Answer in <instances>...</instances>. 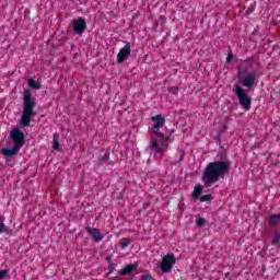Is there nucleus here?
<instances>
[{"mask_svg":"<svg viewBox=\"0 0 280 280\" xmlns=\"http://www.w3.org/2000/svg\"><path fill=\"white\" fill-rule=\"evenodd\" d=\"M228 174H231V162L230 161H214L208 163L202 174V183L205 187H211L220 180L224 179Z\"/></svg>","mask_w":280,"mask_h":280,"instance_id":"1","label":"nucleus"},{"mask_svg":"<svg viewBox=\"0 0 280 280\" xmlns=\"http://www.w3.org/2000/svg\"><path fill=\"white\" fill-rule=\"evenodd\" d=\"M35 106L36 98L32 97V91L25 89L23 93V108L19 122L20 128H30L32 117H36V115H38V113L34 110Z\"/></svg>","mask_w":280,"mask_h":280,"instance_id":"2","label":"nucleus"},{"mask_svg":"<svg viewBox=\"0 0 280 280\" xmlns=\"http://www.w3.org/2000/svg\"><path fill=\"white\" fill-rule=\"evenodd\" d=\"M253 67V59H246L243 63L238 66V71L236 73V78L242 84V86H245V89H253L255 86V82L257 81V78L261 75V73L257 72L255 70L254 72H248V70Z\"/></svg>","mask_w":280,"mask_h":280,"instance_id":"3","label":"nucleus"},{"mask_svg":"<svg viewBox=\"0 0 280 280\" xmlns=\"http://www.w3.org/2000/svg\"><path fill=\"white\" fill-rule=\"evenodd\" d=\"M154 137H158V139H160V144L159 140ZM154 137H151L149 149L159 156H161V159H163L165 150H167V148L170 147V144L167 143V141H170V137H165V133L163 132H159Z\"/></svg>","mask_w":280,"mask_h":280,"instance_id":"4","label":"nucleus"},{"mask_svg":"<svg viewBox=\"0 0 280 280\" xmlns=\"http://www.w3.org/2000/svg\"><path fill=\"white\" fill-rule=\"evenodd\" d=\"M233 93L236 95L238 100V104L244 108V110H250V106H253V98L246 93V90L242 88L240 84H235L233 86Z\"/></svg>","mask_w":280,"mask_h":280,"instance_id":"5","label":"nucleus"},{"mask_svg":"<svg viewBox=\"0 0 280 280\" xmlns=\"http://www.w3.org/2000/svg\"><path fill=\"white\" fill-rule=\"evenodd\" d=\"M151 121H153V125L149 127L148 132L151 137H154L155 135H159V132H161L159 130L165 126V116H163V114H158L151 117Z\"/></svg>","mask_w":280,"mask_h":280,"instance_id":"6","label":"nucleus"},{"mask_svg":"<svg viewBox=\"0 0 280 280\" xmlns=\"http://www.w3.org/2000/svg\"><path fill=\"white\" fill-rule=\"evenodd\" d=\"M9 139H11L13 145L20 148V150L23 145H25V132H23V130L20 128H13L10 131Z\"/></svg>","mask_w":280,"mask_h":280,"instance_id":"7","label":"nucleus"},{"mask_svg":"<svg viewBox=\"0 0 280 280\" xmlns=\"http://www.w3.org/2000/svg\"><path fill=\"white\" fill-rule=\"evenodd\" d=\"M72 32L75 36H82L86 32V20L84 18H78L71 22Z\"/></svg>","mask_w":280,"mask_h":280,"instance_id":"8","label":"nucleus"},{"mask_svg":"<svg viewBox=\"0 0 280 280\" xmlns=\"http://www.w3.org/2000/svg\"><path fill=\"white\" fill-rule=\"evenodd\" d=\"M174 264H176V257H174V254H167L162 258L160 269L162 270V272H172Z\"/></svg>","mask_w":280,"mask_h":280,"instance_id":"9","label":"nucleus"},{"mask_svg":"<svg viewBox=\"0 0 280 280\" xmlns=\"http://www.w3.org/2000/svg\"><path fill=\"white\" fill-rule=\"evenodd\" d=\"M131 51L132 50L130 49V42H125V47L121 48L117 55V59H116L117 65H124L127 58H130Z\"/></svg>","mask_w":280,"mask_h":280,"instance_id":"10","label":"nucleus"},{"mask_svg":"<svg viewBox=\"0 0 280 280\" xmlns=\"http://www.w3.org/2000/svg\"><path fill=\"white\" fill-rule=\"evenodd\" d=\"M86 233H89V235L92 237V240L94 242H102V240H104V235H102V232H100V229L97 228H91V226H86L85 228Z\"/></svg>","mask_w":280,"mask_h":280,"instance_id":"11","label":"nucleus"},{"mask_svg":"<svg viewBox=\"0 0 280 280\" xmlns=\"http://www.w3.org/2000/svg\"><path fill=\"white\" fill-rule=\"evenodd\" d=\"M2 155L5 156V159H12V156H16L19 152H21V149L13 144V148H2L1 150Z\"/></svg>","mask_w":280,"mask_h":280,"instance_id":"12","label":"nucleus"},{"mask_svg":"<svg viewBox=\"0 0 280 280\" xmlns=\"http://www.w3.org/2000/svg\"><path fill=\"white\" fill-rule=\"evenodd\" d=\"M137 268H139V262H135L133 265H127L118 272V275L120 277L132 275L135 270H137Z\"/></svg>","mask_w":280,"mask_h":280,"instance_id":"13","label":"nucleus"},{"mask_svg":"<svg viewBox=\"0 0 280 280\" xmlns=\"http://www.w3.org/2000/svg\"><path fill=\"white\" fill-rule=\"evenodd\" d=\"M279 224H280V214L279 213L271 214L269 217L270 229H277V226H279Z\"/></svg>","mask_w":280,"mask_h":280,"instance_id":"14","label":"nucleus"},{"mask_svg":"<svg viewBox=\"0 0 280 280\" xmlns=\"http://www.w3.org/2000/svg\"><path fill=\"white\" fill-rule=\"evenodd\" d=\"M205 187H207V186H205V183H203V185L195 186V189L191 194V196L195 200L200 199V197L202 196V191L205 190Z\"/></svg>","mask_w":280,"mask_h":280,"instance_id":"15","label":"nucleus"},{"mask_svg":"<svg viewBox=\"0 0 280 280\" xmlns=\"http://www.w3.org/2000/svg\"><path fill=\"white\" fill-rule=\"evenodd\" d=\"M0 233H10V228L5 225V217L0 213Z\"/></svg>","mask_w":280,"mask_h":280,"instance_id":"16","label":"nucleus"},{"mask_svg":"<svg viewBox=\"0 0 280 280\" xmlns=\"http://www.w3.org/2000/svg\"><path fill=\"white\" fill-rule=\"evenodd\" d=\"M228 129H229V126L226 125L219 127L217 137L214 138L217 143H222V132H224V130H228Z\"/></svg>","mask_w":280,"mask_h":280,"instance_id":"17","label":"nucleus"},{"mask_svg":"<svg viewBox=\"0 0 280 280\" xmlns=\"http://www.w3.org/2000/svg\"><path fill=\"white\" fill-rule=\"evenodd\" d=\"M27 84H28L30 89H33V91H38V90H40V84L37 83L36 80H34V79H32V78L28 79Z\"/></svg>","mask_w":280,"mask_h":280,"instance_id":"18","label":"nucleus"},{"mask_svg":"<svg viewBox=\"0 0 280 280\" xmlns=\"http://www.w3.org/2000/svg\"><path fill=\"white\" fill-rule=\"evenodd\" d=\"M108 159H110V152L107 151L104 155L98 156V164L102 165L103 163H107Z\"/></svg>","mask_w":280,"mask_h":280,"instance_id":"19","label":"nucleus"},{"mask_svg":"<svg viewBox=\"0 0 280 280\" xmlns=\"http://www.w3.org/2000/svg\"><path fill=\"white\" fill-rule=\"evenodd\" d=\"M52 148L55 150H60V142L58 141V133H55L54 135V138H52Z\"/></svg>","mask_w":280,"mask_h":280,"instance_id":"20","label":"nucleus"},{"mask_svg":"<svg viewBox=\"0 0 280 280\" xmlns=\"http://www.w3.org/2000/svg\"><path fill=\"white\" fill-rule=\"evenodd\" d=\"M213 200V195H203L199 197V202H211Z\"/></svg>","mask_w":280,"mask_h":280,"instance_id":"21","label":"nucleus"},{"mask_svg":"<svg viewBox=\"0 0 280 280\" xmlns=\"http://www.w3.org/2000/svg\"><path fill=\"white\" fill-rule=\"evenodd\" d=\"M271 246H278L280 248V234H275L271 240Z\"/></svg>","mask_w":280,"mask_h":280,"instance_id":"22","label":"nucleus"},{"mask_svg":"<svg viewBox=\"0 0 280 280\" xmlns=\"http://www.w3.org/2000/svg\"><path fill=\"white\" fill-rule=\"evenodd\" d=\"M233 58H234L233 49H231V47H230L228 50V57H226L225 63L231 65V61L233 60Z\"/></svg>","mask_w":280,"mask_h":280,"instance_id":"23","label":"nucleus"},{"mask_svg":"<svg viewBox=\"0 0 280 280\" xmlns=\"http://www.w3.org/2000/svg\"><path fill=\"white\" fill-rule=\"evenodd\" d=\"M197 223V226L199 229H202V226H205V224H207V219L202 218V217H199L196 221Z\"/></svg>","mask_w":280,"mask_h":280,"instance_id":"24","label":"nucleus"},{"mask_svg":"<svg viewBox=\"0 0 280 280\" xmlns=\"http://www.w3.org/2000/svg\"><path fill=\"white\" fill-rule=\"evenodd\" d=\"M130 246V240L129 238H124V241L120 243L121 248H128Z\"/></svg>","mask_w":280,"mask_h":280,"instance_id":"25","label":"nucleus"},{"mask_svg":"<svg viewBox=\"0 0 280 280\" xmlns=\"http://www.w3.org/2000/svg\"><path fill=\"white\" fill-rule=\"evenodd\" d=\"M9 272H10V270H8V269L0 270V280L5 279V277H8V275H9Z\"/></svg>","mask_w":280,"mask_h":280,"instance_id":"26","label":"nucleus"},{"mask_svg":"<svg viewBox=\"0 0 280 280\" xmlns=\"http://www.w3.org/2000/svg\"><path fill=\"white\" fill-rule=\"evenodd\" d=\"M168 92L172 93V95H178V88L172 86L168 89Z\"/></svg>","mask_w":280,"mask_h":280,"instance_id":"27","label":"nucleus"},{"mask_svg":"<svg viewBox=\"0 0 280 280\" xmlns=\"http://www.w3.org/2000/svg\"><path fill=\"white\" fill-rule=\"evenodd\" d=\"M116 266H117V265H115V264H113V262L109 264V266H108V272H109V275L113 273V272H115V267H116Z\"/></svg>","mask_w":280,"mask_h":280,"instance_id":"28","label":"nucleus"},{"mask_svg":"<svg viewBox=\"0 0 280 280\" xmlns=\"http://www.w3.org/2000/svg\"><path fill=\"white\" fill-rule=\"evenodd\" d=\"M141 279H142V280H152V275H150V273L142 275V276H141Z\"/></svg>","mask_w":280,"mask_h":280,"instance_id":"29","label":"nucleus"},{"mask_svg":"<svg viewBox=\"0 0 280 280\" xmlns=\"http://www.w3.org/2000/svg\"><path fill=\"white\" fill-rule=\"evenodd\" d=\"M105 261H107L109 265L113 264V257L112 256H107L105 258Z\"/></svg>","mask_w":280,"mask_h":280,"instance_id":"30","label":"nucleus"},{"mask_svg":"<svg viewBox=\"0 0 280 280\" xmlns=\"http://www.w3.org/2000/svg\"><path fill=\"white\" fill-rule=\"evenodd\" d=\"M148 207H150V202H147V203L143 205L144 209H148Z\"/></svg>","mask_w":280,"mask_h":280,"instance_id":"31","label":"nucleus"},{"mask_svg":"<svg viewBox=\"0 0 280 280\" xmlns=\"http://www.w3.org/2000/svg\"><path fill=\"white\" fill-rule=\"evenodd\" d=\"M175 130L174 129H171L170 130V135H174Z\"/></svg>","mask_w":280,"mask_h":280,"instance_id":"32","label":"nucleus"},{"mask_svg":"<svg viewBox=\"0 0 280 280\" xmlns=\"http://www.w3.org/2000/svg\"><path fill=\"white\" fill-rule=\"evenodd\" d=\"M262 272H266V266H262Z\"/></svg>","mask_w":280,"mask_h":280,"instance_id":"33","label":"nucleus"},{"mask_svg":"<svg viewBox=\"0 0 280 280\" xmlns=\"http://www.w3.org/2000/svg\"><path fill=\"white\" fill-rule=\"evenodd\" d=\"M229 275H231L230 272H228L226 275H225V277H229Z\"/></svg>","mask_w":280,"mask_h":280,"instance_id":"34","label":"nucleus"}]
</instances>
